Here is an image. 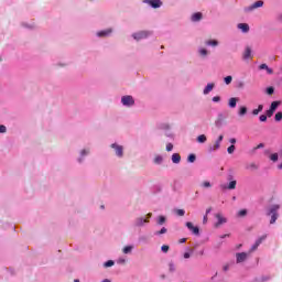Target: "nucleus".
<instances>
[{"mask_svg":"<svg viewBox=\"0 0 282 282\" xmlns=\"http://www.w3.org/2000/svg\"><path fill=\"white\" fill-rule=\"evenodd\" d=\"M121 102L124 107H133L135 105V100L133 99V96L127 95L121 98Z\"/></svg>","mask_w":282,"mask_h":282,"instance_id":"1","label":"nucleus"},{"mask_svg":"<svg viewBox=\"0 0 282 282\" xmlns=\"http://www.w3.org/2000/svg\"><path fill=\"white\" fill-rule=\"evenodd\" d=\"M151 33L148 31H140L139 33H134L132 36L135 41H141V39H147Z\"/></svg>","mask_w":282,"mask_h":282,"instance_id":"2","label":"nucleus"},{"mask_svg":"<svg viewBox=\"0 0 282 282\" xmlns=\"http://www.w3.org/2000/svg\"><path fill=\"white\" fill-rule=\"evenodd\" d=\"M221 142H224V134L218 137L215 144L209 148V151H218V149L221 147Z\"/></svg>","mask_w":282,"mask_h":282,"instance_id":"3","label":"nucleus"},{"mask_svg":"<svg viewBox=\"0 0 282 282\" xmlns=\"http://www.w3.org/2000/svg\"><path fill=\"white\" fill-rule=\"evenodd\" d=\"M111 149H115L116 155H118V158H122L123 151H124V149L122 148V145H118V144H116V143H112V144H111Z\"/></svg>","mask_w":282,"mask_h":282,"instance_id":"4","label":"nucleus"},{"mask_svg":"<svg viewBox=\"0 0 282 282\" xmlns=\"http://www.w3.org/2000/svg\"><path fill=\"white\" fill-rule=\"evenodd\" d=\"M280 208H281V205H272L267 213L268 217H270V215H279Z\"/></svg>","mask_w":282,"mask_h":282,"instance_id":"5","label":"nucleus"},{"mask_svg":"<svg viewBox=\"0 0 282 282\" xmlns=\"http://www.w3.org/2000/svg\"><path fill=\"white\" fill-rule=\"evenodd\" d=\"M257 8H263V0H258L253 4H251L247 11L252 12V10H257Z\"/></svg>","mask_w":282,"mask_h":282,"instance_id":"6","label":"nucleus"},{"mask_svg":"<svg viewBox=\"0 0 282 282\" xmlns=\"http://www.w3.org/2000/svg\"><path fill=\"white\" fill-rule=\"evenodd\" d=\"M236 258H237V263H243V261L248 259V253L246 252L237 253Z\"/></svg>","mask_w":282,"mask_h":282,"instance_id":"7","label":"nucleus"},{"mask_svg":"<svg viewBox=\"0 0 282 282\" xmlns=\"http://www.w3.org/2000/svg\"><path fill=\"white\" fill-rule=\"evenodd\" d=\"M258 69H260V72L263 70V69H265L267 74H269V75L274 74V70H273L272 68H270V67L268 66V64H260V65L258 66Z\"/></svg>","mask_w":282,"mask_h":282,"instance_id":"8","label":"nucleus"},{"mask_svg":"<svg viewBox=\"0 0 282 282\" xmlns=\"http://www.w3.org/2000/svg\"><path fill=\"white\" fill-rule=\"evenodd\" d=\"M186 227L193 232V235H199V227H194L193 223H186Z\"/></svg>","mask_w":282,"mask_h":282,"instance_id":"9","label":"nucleus"},{"mask_svg":"<svg viewBox=\"0 0 282 282\" xmlns=\"http://www.w3.org/2000/svg\"><path fill=\"white\" fill-rule=\"evenodd\" d=\"M249 58H252V48L250 46H247L243 52V59L248 61Z\"/></svg>","mask_w":282,"mask_h":282,"instance_id":"10","label":"nucleus"},{"mask_svg":"<svg viewBox=\"0 0 282 282\" xmlns=\"http://www.w3.org/2000/svg\"><path fill=\"white\" fill-rule=\"evenodd\" d=\"M147 2L149 3V6H151V8H161L162 7L161 0H147Z\"/></svg>","mask_w":282,"mask_h":282,"instance_id":"11","label":"nucleus"},{"mask_svg":"<svg viewBox=\"0 0 282 282\" xmlns=\"http://www.w3.org/2000/svg\"><path fill=\"white\" fill-rule=\"evenodd\" d=\"M216 219L218 220L216 223V228H219V226H221V224H226V218H224V216H221V214H216Z\"/></svg>","mask_w":282,"mask_h":282,"instance_id":"12","label":"nucleus"},{"mask_svg":"<svg viewBox=\"0 0 282 282\" xmlns=\"http://www.w3.org/2000/svg\"><path fill=\"white\" fill-rule=\"evenodd\" d=\"M221 188L224 189L228 188V191H235L237 188V181H230L227 187L226 185H221Z\"/></svg>","mask_w":282,"mask_h":282,"instance_id":"13","label":"nucleus"},{"mask_svg":"<svg viewBox=\"0 0 282 282\" xmlns=\"http://www.w3.org/2000/svg\"><path fill=\"white\" fill-rule=\"evenodd\" d=\"M213 89H215V84L214 83H209V84H207V86L203 90V94L206 96V95L210 94V91Z\"/></svg>","mask_w":282,"mask_h":282,"instance_id":"14","label":"nucleus"},{"mask_svg":"<svg viewBox=\"0 0 282 282\" xmlns=\"http://www.w3.org/2000/svg\"><path fill=\"white\" fill-rule=\"evenodd\" d=\"M238 30H241L242 32H250V25L248 23H239L238 24Z\"/></svg>","mask_w":282,"mask_h":282,"instance_id":"15","label":"nucleus"},{"mask_svg":"<svg viewBox=\"0 0 282 282\" xmlns=\"http://www.w3.org/2000/svg\"><path fill=\"white\" fill-rule=\"evenodd\" d=\"M172 162H173L174 164H180V162H182V156L180 155V153H174V154L172 155Z\"/></svg>","mask_w":282,"mask_h":282,"instance_id":"16","label":"nucleus"},{"mask_svg":"<svg viewBox=\"0 0 282 282\" xmlns=\"http://www.w3.org/2000/svg\"><path fill=\"white\" fill-rule=\"evenodd\" d=\"M111 32H112L111 29H107V30L98 32L97 36H109V34H111Z\"/></svg>","mask_w":282,"mask_h":282,"instance_id":"17","label":"nucleus"},{"mask_svg":"<svg viewBox=\"0 0 282 282\" xmlns=\"http://www.w3.org/2000/svg\"><path fill=\"white\" fill-rule=\"evenodd\" d=\"M202 12H196L192 15V21L197 22V21H202Z\"/></svg>","mask_w":282,"mask_h":282,"instance_id":"18","label":"nucleus"},{"mask_svg":"<svg viewBox=\"0 0 282 282\" xmlns=\"http://www.w3.org/2000/svg\"><path fill=\"white\" fill-rule=\"evenodd\" d=\"M280 105H281V101H273L269 109L274 112L276 111V109H279Z\"/></svg>","mask_w":282,"mask_h":282,"instance_id":"19","label":"nucleus"},{"mask_svg":"<svg viewBox=\"0 0 282 282\" xmlns=\"http://www.w3.org/2000/svg\"><path fill=\"white\" fill-rule=\"evenodd\" d=\"M196 140L199 144H204V142H206V140H208V138H206V134H200L197 137Z\"/></svg>","mask_w":282,"mask_h":282,"instance_id":"20","label":"nucleus"},{"mask_svg":"<svg viewBox=\"0 0 282 282\" xmlns=\"http://www.w3.org/2000/svg\"><path fill=\"white\" fill-rule=\"evenodd\" d=\"M229 107H230L231 109H235V107H237V98L231 97V98L229 99Z\"/></svg>","mask_w":282,"mask_h":282,"instance_id":"21","label":"nucleus"},{"mask_svg":"<svg viewBox=\"0 0 282 282\" xmlns=\"http://www.w3.org/2000/svg\"><path fill=\"white\" fill-rule=\"evenodd\" d=\"M133 246H127L122 249L123 254H131Z\"/></svg>","mask_w":282,"mask_h":282,"instance_id":"22","label":"nucleus"},{"mask_svg":"<svg viewBox=\"0 0 282 282\" xmlns=\"http://www.w3.org/2000/svg\"><path fill=\"white\" fill-rule=\"evenodd\" d=\"M144 224H149V219L138 218L137 226H144Z\"/></svg>","mask_w":282,"mask_h":282,"instance_id":"23","label":"nucleus"},{"mask_svg":"<svg viewBox=\"0 0 282 282\" xmlns=\"http://www.w3.org/2000/svg\"><path fill=\"white\" fill-rule=\"evenodd\" d=\"M206 45H212L213 47H217L219 45V42H217V40H209L206 42Z\"/></svg>","mask_w":282,"mask_h":282,"instance_id":"24","label":"nucleus"},{"mask_svg":"<svg viewBox=\"0 0 282 282\" xmlns=\"http://www.w3.org/2000/svg\"><path fill=\"white\" fill-rule=\"evenodd\" d=\"M247 169L251 171H257L259 169V165L256 163H250L249 165H247Z\"/></svg>","mask_w":282,"mask_h":282,"instance_id":"25","label":"nucleus"},{"mask_svg":"<svg viewBox=\"0 0 282 282\" xmlns=\"http://www.w3.org/2000/svg\"><path fill=\"white\" fill-rule=\"evenodd\" d=\"M248 113V108L246 106H242L239 110V116H246Z\"/></svg>","mask_w":282,"mask_h":282,"instance_id":"26","label":"nucleus"},{"mask_svg":"<svg viewBox=\"0 0 282 282\" xmlns=\"http://www.w3.org/2000/svg\"><path fill=\"white\" fill-rule=\"evenodd\" d=\"M195 160H197V156L195 154H189L187 158V162H189L191 164H193V162H195Z\"/></svg>","mask_w":282,"mask_h":282,"instance_id":"27","label":"nucleus"},{"mask_svg":"<svg viewBox=\"0 0 282 282\" xmlns=\"http://www.w3.org/2000/svg\"><path fill=\"white\" fill-rule=\"evenodd\" d=\"M159 226H163V224H166V217L160 216L158 220Z\"/></svg>","mask_w":282,"mask_h":282,"instance_id":"28","label":"nucleus"},{"mask_svg":"<svg viewBox=\"0 0 282 282\" xmlns=\"http://www.w3.org/2000/svg\"><path fill=\"white\" fill-rule=\"evenodd\" d=\"M276 219H279V214L271 215L270 224H276Z\"/></svg>","mask_w":282,"mask_h":282,"instance_id":"29","label":"nucleus"},{"mask_svg":"<svg viewBox=\"0 0 282 282\" xmlns=\"http://www.w3.org/2000/svg\"><path fill=\"white\" fill-rule=\"evenodd\" d=\"M270 160H271L272 162H276V161L279 160V154H278V153L271 154V155H270Z\"/></svg>","mask_w":282,"mask_h":282,"instance_id":"30","label":"nucleus"},{"mask_svg":"<svg viewBox=\"0 0 282 282\" xmlns=\"http://www.w3.org/2000/svg\"><path fill=\"white\" fill-rule=\"evenodd\" d=\"M259 246H261V241H256L254 245L251 247V252H254V250H257Z\"/></svg>","mask_w":282,"mask_h":282,"instance_id":"31","label":"nucleus"},{"mask_svg":"<svg viewBox=\"0 0 282 282\" xmlns=\"http://www.w3.org/2000/svg\"><path fill=\"white\" fill-rule=\"evenodd\" d=\"M167 229L165 227H163L161 230L154 232V235H166Z\"/></svg>","mask_w":282,"mask_h":282,"instance_id":"32","label":"nucleus"},{"mask_svg":"<svg viewBox=\"0 0 282 282\" xmlns=\"http://www.w3.org/2000/svg\"><path fill=\"white\" fill-rule=\"evenodd\" d=\"M113 264H115L113 260H108L107 262H105L104 267L111 268Z\"/></svg>","mask_w":282,"mask_h":282,"instance_id":"33","label":"nucleus"},{"mask_svg":"<svg viewBox=\"0 0 282 282\" xmlns=\"http://www.w3.org/2000/svg\"><path fill=\"white\" fill-rule=\"evenodd\" d=\"M176 215H178V217H184V215H186V212L184 209H176Z\"/></svg>","mask_w":282,"mask_h":282,"instance_id":"34","label":"nucleus"},{"mask_svg":"<svg viewBox=\"0 0 282 282\" xmlns=\"http://www.w3.org/2000/svg\"><path fill=\"white\" fill-rule=\"evenodd\" d=\"M275 121L281 122L282 121V112H276L275 113Z\"/></svg>","mask_w":282,"mask_h":282,"instance_id":"35","label":"nucleus"},{"mask_svg":"<svg viewBox=\"0 0 282 282\" xmlns=\"http://www.w3.org/2000/svg\"><path fill=\"white\" fill-rule=\"evenodd\" d=\"M267 94H268V96H272V94H274V87H272V86L268 87Z\"/></svg>","mask_w":282,"mask_h":282,"instance_id":"36","label":"nucleus"},{"mask_svg":"<svg viewBox=\"0 0 282 282\" xmlns=\"http://www.w3.org/2000/svg\"><path fill=\"white\" fill-rule=\"evenodd\" d=\"M230 83H232V76L225 77V84L230 85Z\"/></svg>","mask_w":282,"mask_h":282,"instance_id":"37","label":"nucleus"},{"mask_svg":"<svg viewBox=\"0 0 282 282\" xmlns=\"http://www.w3.org/2000/svg\"><path fill=\"white\" fill-rule=\"evenodd\" d=\"M239 217H246V215H248V210L246 209H241L239 213H238Z\"/></svg>","mask_w":282,"mask_h":282,"instance_id":"38","label":"nucleus"},{"mask_svg":"<svg viewBox=\"0 0 282 282\" xmlns=\"http://www.w3.org/2000/svg\"><path fill=\"white\" fill-rule=\"evenodd\" d=\"M267 118H272L274 116V112L269 108L265 112Z\"/></svg>","mask_w":282,"mask_h":282,"instance_id":"39","label":"nucleus"},{"mask_svg":"<svg viewBox=\"0 0 282 282\" xmlns=\"http://www.w3.org/2000/svg\"><path fill=\"white\" fill-rule=\"evenodd\" d=\"M227 153H229L230 155H232V153H235V145H230V147L227 149Z\"/></svg>","mask_w":282,"mask_h":282,"instance_id":"40","label":"nucleus"},{"mask_svg":"<svg viewBox=\"0 0 282 282\" xmlns=\"http://www.w3.org/2000/svg\"><path fill=\"white\" fill-rule=\"evenodd\" d=\"M259 120H260V122H267V121H268L267 115H261V116L259 117Z\"/></svg>","mask_w":282,"mask_h":282,"instance_id":"41","label":"nucleus"},{"mask_svg":"<svg viewBox=\"0 0 282 282\" xmlns=\"http://www.w3.org/2000/svg\"><path fill=\"white\" fill-rule=\"evenodd\" d=\"M154 163L155 164H162V156H155L154 158Z\"/></svg>","mask_w":282,"mask_h":282,"instance_id":"42","label":"nucleus"},{"mask_svg":"<svg viewBox=\"0 0 282 282\" xmlns=\"http://www.w3.org/2000/svg\"><path fill=\"white\" fill-rule=\"evenodd\" d=\"M161 250H162V252H169V250H170L169 245H163V246L161 247Z\"/></svg>","mask_w":282,"mask_h":282,"instance_id":"43","label":"nucleus"},{"mask_svg":"<svg viewBox=\"0 0 282 282\" xmlns=\"http://www.w3.org/2000/svg\"><path fill=\"white\" fill-rule=\"evenodd\" d=\"M199 54L200 56H206L208 54V51H206V48H200Z\"/></svg>","mask_w":282,"mask_h":282,"instance_id":"44","label":"nucleus"},{"mask_svg":"<svg viewBox=\"0 0 282 282\" xmlns=\"http://www.w3.org/2000/svg\"><path fill=\"white\" fill-rule=\"evenodd\" d=\"M265 239H268V235L261 236L257 241H260V243H263V241H265Z\"/></svg>","mask_w":282,"mask_h":282,"instance_id":"45","label":"nucleus"},{"mask_svg":"<svg viewBox=\"0 0 282 282\" xmlns=\"http://www.w3.org/2000/svg\"><path fill=\"white\" fill-rule=\"evenodd\" d=\"M203 186H204V188H210V182H208V181H205V182H203Z\"/></svg>","mask_w":282,"mask_h":282,"instance_id":"46","label":"nucleus"},{"mask_svg":"<svg viewBox=\"0 0 282 282\" xmlns=\"http://www.w3.org/2000/svg\"><path fill=\"white\" fill-rule=\"evenodd\" d=\"M8 131V129L6 128V126L1 124L0 126V133H6Z\"/></svg>","mask_w":282,"mask_h":282,"instance_id":"47","label":"nucleus"},{"mask_svg":"<svg viewBox=\"0 0 282 282\" xmlns=\"http://www.w3.org/2000/svg\"><path fill=\"white\" fill-rule=\"evenodd\" d=\"M169 268H170V272H175V264L170 263Z\"/></svg>","mask_w":282,"mask_h":282,"instance_id":"48","label":"nucleus"},{"mask_svg":"<svg viewBox=\"0 0 282 282\" xmlns=\"http://www.w3.org/2000/svg\"><path fill=\"white\" fill-rule=\"evenodd\" d=\"M166 151H173V144L172 143L166 144Z\"/></svg>","mask_w":282,"mask_h":282,"instance_id":"49","label":"nucleus"},{"mask_svg":"<svg viewBox=\"0 0 282 282\" xmlns=\"http://www.w3.org/2000/svg\"><path fill=\"white\" fill-rule=\"evenodd\" d=\"M219 100H221V97L219 96L213 97V102H219Z\"/></svg>","mask_w":282,"mask_h":282,"instance_id":"50","label":"nucleus"},{"mask_svg":"<svg viewBox=\"0 0 282 282\" xmlns=\"http://www.w3.org/2000/svg\"><path fill=\"white\" fill-rule=\"evenodd\" d=\"M229 142H230V144L235 145V144H237V139L232 138L229 140Z\"/></svg>","mask_w":282,"mask_h":282,"instance_id":"51","label":"nucleus"},{"mask_svg":"<svg viewBox=\"0 0 282 282\" xmlns=\"http://www.w3.org/2000/svg\"><path fill=\"white\" fill-rule=\"evenodd\" d=\"M259 113H260V112H259L258 109H253V110H252V116H259Z\"/></svg>","mask_w":282,"mask_h":282,"instance_id":"52","label":"nucleus"},{"mask_svg":"<svg viewBox=\"0 0 282 282\" xmlns=\"http://www.w3.org/2000/svg\"><path fill=\"white\" fill-rule=\"evenodd\" d=\"M203 224H208V216L207 215L204 216Z\"/></svg>","mask_w":282,"mask_h":282,"instance_id":"53","label":"nucleus"},{"mask_svg":"<svg viewBox=\"0 0 282 282\" xmlns=\"http://www.w3.org/2000/svg\"><path fill=\"white\" fill-rule=\"evenodd\" d=\"M184 259H191V253L185 252V253H184Z\"/></svg>","mask_w":282,"mask_h":282,"instance_id":"54","label":"nucleus"},{"mask_svg":"<svg viewBox=\"0 0 282 282\" xmlns=\"http://www.w3.org/2000/svg\"><path fill=\"white\" fill-rule=\"evenodd\" d=\"M259 112L261 113V111H263V105H259L258 108Z\"/></svg>","mask_w":282,"mask_h":282,"instance_id":"55","label":"nucleus"},{"mask_svg":"<svg viewBox=\"0 0 282 282\" xmlns=\"http://www.w3.org/2000/svg\"><path fill=\"white\" fill-rule=\"evenodd\" d=\"M210 210H213V207L207 208V209H206V214H205V215H207V216H208V214L210 213Z\"/></svg>","mask_w":282,"mask_h":282,"instance_id":"56","label":"nucleus"},{"mask_svg":"<svg viewBox=\"0 0 282 282\" xmlns=\"http://www.w3.org/2000/svg\"><path fill=\"white\" fill-rule=\"evenodd\" d=\"M87 153H89V151H87V150L82 151V155H87Z\"/></svg>","mask_w":282,"mask_h":282,"instance_id":"57","label":"nucleus"},{"mask_svg":"<svg viewBox=\"0 0 282 282\" xmlns=\"http://www.w3.org/2000/svg\"><path fill=\"white\" fill-rule=\"evenodd\" d=\"M256 149H263V143L258 144V147H256Z\"/></svg>","mask_w":282,"mask_h":282,"instance_id":"58","label":"nucleus"},{"mask_svg":"<svg viewBox=\"0 0 282 282\" xmlns=\"http://www.w3.org/2000/svg\"><path fill=\"white\" fill-rule=\"evenodd\" d=\"M180 243H186V238H182V239L180 240Z\"/></svg>","mask_w":282,"mask_h":282,"instance_id":"59","label":"nucleus"},{"mask_svg":"<svg viewBox=\"0 0 282 282\" xmlns=\"http://www.w3.org/2000/svg\"><path fill=\"white\" fill-rule=\"evenodd\" d=\"M226 237H230V235H229V234L223 235V236L220 237V239H226Z\"/></svg>","mask_w":282,"mask_h":282,"instance_id":"60","label":"nucleus"},{"mask_svg":"<svg viewBox=\"0 0 282 282\" xmlns=\"http://www.w3.org/2000/svg\"><path fill=\"white\" fill-rule=\"evenodd\" d=\"M227 270H228V265H225L224 271L227 272Z\"/></svg>","mask_w":282,"mask_h":282,"instance_id":"61","label":"nucleus"},{"mask_svg":"<svg viewBox=\"0 0 282 282\" xmlns=\"http://www.w3.org/2000/svg\"><path fill=\"white\" fill-rule=\"evenodd\" d=\"M269 278H262V281H268Z\"/></svg>","mask_w":282,"mask_h":282,"instance_id":"62","label":"nucleus"},{"mask_svg":"<svg viewBox=\"0 0 282 282\" xmlns=\"http://www.w3.org/2000/svg\"><path fill=\"white\" fill-rule=\"evenodd\" d=\"M239 87H243V83H240V84H239Z\"/></svg>","mask_w":282,"mask_h":282,"instance_id":"63","label":"nucleus"},{"mask_svg":"<svg viewBox=\"0 0 282 282\" xmlns=\"http://www.w3.org/2000/svg\"><path fill=\"white\" fill-rule=\"evenodd\" d=\"M74 282H80V280H74Z\"/></svg>","mask_w":282,"mask_h":282,"instance_id":"64","label":"nucleus"}]
</instances>
